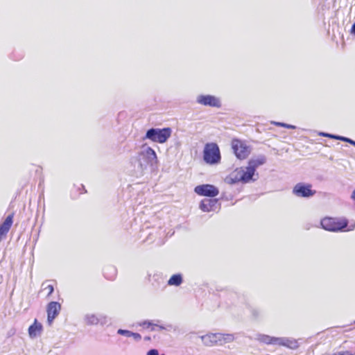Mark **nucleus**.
<instances>
[{"instance_id":"obj_29","label":"nucleus","mask_w":355,"mask_h":355,"mask_svg":"<svg viewBox=\"0 0 355 355\" xmlns=\"http://www.w3.org/2000/svg\"><path fill=\"white\" fill-rule=\"evenodd\" d=\"M251 313L255 319H257L263 315V312L259 309H252Z\"/></svg>"},{"instance_id":"obj_3","label":"nucleus","mask_w":355,"mask_h":355,"mask_svg":"<svg viewBox=\"0 0 355 355\" xmlns=\"http://www.w3.org/2000/svg\"><path fill=\"white\" fill-rule=\"evenodd\" d=\"M220 159V151L218 144L214 142L207 143L203 149L204 162L209 165H215L219 164Z\"/></svg>"},{"instance_id":"obj_38","label":"nucleus","mask_w":355,"mask_h":355,"mask_svg":"<svg viewBox=\"0 0 355 355\" xmlns=\"http://www.w3.org/2000/svg\"><path fill=\"white\" fill-rule=\"evenodd\" d=\"M81 189H82V191L81 193H86L87 191L86 189H85V187L83 185H81Z\"/></svg>"},{"instance_id":"obj_39","label":"nucleus","mask_w":355,"mask_h":355,"mask_svg":"<svg viewBox=\"0 0 355 355\" xmlns=\"http://www.w3.org/2000/svg\"><path fill=\"white\" fill-rule=\"evenodd\" d=\"M145 339H146V340H149V339H150V338H149V337H146Z\"/></svg>"},{"instance_id":"obj_14","label":"nucleus","mask_w":355,"mask_h":355,"mask_svg":"<svg viewBox=\"0 0 355 355\" xmlns=\"http://www.w3.org/2000/svg\"><path fill=\"white\" fill-rule=\"evenodd\" d=\"M266 162V157L264 155H259L256 157L251 158L248 163V165L252 168L255 172L257 168Z\"/></svg>"},{"instance_id":"obj_2","label":"nucleus","mask_w":355,"mask_h":355,"mask_svg":"<svg viewBox=\"0 0 355 355\" xmlns=\"http://www.w3.org/2000/svg\"><path fill=\"white\" fill-rule=\"evenodd\" d=\"M349 222L347 218H336L331 217H325L320 221L322 228L329 232H344L348 226ZM354 226L349 228L347 231H351Z\"/></svg>"},{"instance_id":"obj_13","label":"nucleus","mask_w":355,"mask_h":355,"mask_svg":"<svg viewBox=\"0 0 355 355\" xmlns=\"http://www.w3.org/2000/svg\"><path fill=\"white\" fill-rule=\"evenodd\" d=\"M277 345L284 346L291 349H296L299 347V344L297 340L288 338H279Z\"/></svg>"},{"instance_id":"obj_20","label":"nucleus","mask_w":355,"mask_h":355,"mask_svg":"<svg viewBox=\"0 0 355 355\" xmlns=\"http://www.w3.org/2000/svg\"><path fill=\"white\" fill-rule=\"evenodd\" d=\"M98 321V314L87 313L84 316V322L87 325H97Z\"/></svg>"},{"instance_id":"obj_5","label":"nucleus","mask_w":355,"mask_h":355,"mask_svg":"<svg viewBox=\"0 0 355 355\" xmlns=\"http://www.w3.org/2000/svg\"><path fill=\"white\" fill-rule=\"evenodd\" d=\"M292 192L295 196L303 198H310L316 193V191L312 189V185L305 182L297 183Z\"/></svg>"},{"instance_id":"obj_15","label":"nucleus","mask_w":355,"mask_h":355,"mask_svg":"<svg viewBox=\"0 0 355 355\" xmlns=\"http://www.w3.org/2000/svg\"><path fill=\"white\" fill-rule=\"evenodd\" d=\"M42 324L37 322L35 319L33 324L28 328V335L31 338H36L40 336L42 331Z\"/></svg>"},{"instance_id":"obj_21","label":"nucleus","mask_w":355,"mask_h":355,"mask_svg":"<svg viewBox=\"0 0 355 355\" xmlns=\"http://www.w3.org/2000/svg\"><path fill=\"white\" fill-rule=\"evenodd\" d=\"M116 274V269L112 266H107L105 269L104 275L107 279H111L112 278L115 277Z\"/></svg>"},{"instance_id":"obj_11","label":"nucleus","mask_w":355,"mask_h":355,"mask_svg":"<svg viewBox=\"0 0 355 355\" xmlns=\"http://www.w3.org/2000/svg\"><path fill=\"white\" fill-rule=\"evenodd\" d=\"M61 309V305L57 302H51L48 304L46 308L47 320L51 324L53 320L58 316Z\"/></svg>"},{"instance_id":"obj_1","label":"nucleus","mask_w":355,"mask_h":355,"mask_svg":"<svg viewBox=\"0 0 355 355\" xmlns=\"http://www.w3.org/2000/svg\"><path fill=\"white\" fill-rule=\"evenodd\" d=\"M143 150L138 153L137 162L141 171L150 167L153 170L157 167V157L155 151L150 147H143Z\"/></svg>"},{"instance_id":"obj_10","label":"nucleus","mask_w":355,"mask_h":355,"mask_svg":"<svg viewBox=\"0 0 355 355\" xmlns=\"http://www.w3.org/2000/svg\"><path fill=\"white\" fill-rule=\"evenodd\" d=\"M220 204L217 198H205L200 202L199 207L204 212L214 211L219 209Z\"/></svg>"},{"instance_id":"obj_8","label":"nucleus","mask_w":355,"mask_h":355,"mask_svg":"<svg viewBox=\"0 0 355 355\" xmlns=\"http://www.w3.org/2000/svg\"><path fill=\"white\" fill-rule=\"evenodd\" d=\"M194 191L198 196L209 198H214L219 193L218 189L216 186L209 184L198 185L194 188Z\"/></svg>"},{"instance_id":"obj_31","label":"nucleus","mask_w":355,"mask_h":355,"mask_svg":"<svg viewBox=\"0 0 355 355\" xmlns=\"http://www.w3.org/2000/svg\"><path fill=\"white\" fill-rule=\"evenodd\" d=\"M213 335L216 336V338L214 340H216V345H222L223 342V334L220 333H215L213 334Z\"/></svg>"},{"instance_id":"obj_26","label":"nucleus","mask_w":355,"mask_h":355,"mask_svg":"<svg viewBox=\"0 0 355 355\" xmlns=\"http://www.w3.org/2000/svg\"><path fill=\"white\" fill-rule=\"evenodd\" d=\"M231 175L236 183H238V182L242 183V180L241 178V175H240L239 168H236L234 172H232L231 173Z\"/></svg>"},{"instance_id":"obj_6","label":"nucleus","mask_w":355,"mask_h":355,"mask_svg":"<svg viewBox=\"0 0 355 355\" xmlns=\"http://www.w3.org/2000/svg\"><path fill=\"white\" fill-rule=\"evenodd\" d=\"M232 148L236 157L239 159H244L250 154V146L239 139H233Z\"/></svg>"},{"instance_id":"obj_32","label":"nucleus","mask_w":355,"mask_h":355,"mask_svg":"<svg viewBox=\"0 0 355 355\" xmlns=\"http://www.w3.org/2000/svg\"><path fill=\"white\" fill-rule=\"evenodd\" d=\"M331 355H354V354L352 353L351 351L344 350V351H338L336 352H334Z\"/></svg>"},{"instance_id":"obj_7","label":"nucleus","mask_w":355,"mask_h":355,"mask_svg":"<svg viewBox=\"0 0 355 355\" xmlns=\"http://www.w3.org/2000/svg\"><path fill=\"white\" fill-rule=\"evenodd\" d=\"M196 103L211 107L220 108L222 106L221 101L218 97L211 94H200L196 98Z\"/></svg>"},{"instance_id":"obj_22","label":"nucleus","mask_w":355,"mask_h":355,"mask_svg":"<svg viewBox=\"0 0 355 355\" xmlns=\"http://www.w3.org/2000/svg\"><path fill=\"white\" fill-rule=\"evenodd\" d=\"M98 324H100L101 326H104L110 323V319L103 313L98 314Z\"/></svg>"},{"instance_id":"obj_16","label":"nucleus","mask_w":355,"mask_h":355,"mask_svg":"<svg viewBox=\"0 0 355 355\" xmlns=\"http://www.w3.org/2000/svg\"><path fill=\"white\" fill-rule=\"evenodd\" d=\"M319 135L322 136V137H324L336 139V140H340L341 141H345V142H347V143L355 146V141L350 138L346 137L340 136V135H333V134L324 132H320Z\"/></svg>"},{"instance_id":"obj_36","label":"nucleus","mask_w":355,"mask_h":355,"mask_svg":"<svg viewBox=\"0 0 355 355\" xmlns=\"http://www.w3.org/2000/svg\"><path fill=\"white\" fill-rule=\"evenodd\" d=\"M351 33L355 35V22L352 24Z\"/></svg>"},{"instance_id":"obj_4","label":"nucleus","mask_w":355,"mask_h":355,"mask_svg":"<svg viewBox=\"0 0 355 355\" xmlns=\"http://www.w3.org/2000/svg\"><path fill=\"white\" fill-rule=\"evenodd\" d=\"M171 132L172 130L171 128H151L146 131L143 140L149 139L153 142L163 144L168 139Z\"/></svg>"},{"instance_id":"obj_28","label":"nucleus","mask_w":355,"mask_h":355,"mask_svg":"<svg viewBox=\"0 0 355 355\" xmlns=\"http://www.w3.org/2000/svg\"><path fill=\"white\" fill-rule=\"evenodd\" d=\"M274 124L278 127H284L288 129H295L296 126L283 122H274Z\"/></svg>"},{"instance_id":"obj_18","label":"nucleus","mask_w":355,"mask_h":355,"mask_svg":"<svg viewBox=\"0 0 355 355\" xmlns=\"http://www.w3.org/2000/svg\"><path fill=\"white\" fill-rule=\"evenodd\" d=\"M183 282V277L180 273H176L173 275L168 280V285L179 286Z\"/></svg>"},{"instance_id":"obj_37","label":"nucleus","mask_w":355,"mask_h":355,"mask_svg":"<svg viewBox=\"0 0 355 355\" xmlns=\"http://www.w3.org/2000/svg\"><path fill=\"white\" fill-rule=\"evenodd\" d=\"M351 198L355 201V189L352 191L351 194Z\"/></svg>"},{"instance_id":"obj_27","label":"nucleus","mask_w":355,"mask_h":355,"mask_svg":"<svg viewBox=\"0 0 355 355\" xmlns=\"http://www.w3.org/2000/svg\"><path fill=\"white\" fill-rule=\"evenodd\" d=\"M223 341L224 343H230L234 340V336L231 334H223Z\"/></svg>"},{"instance_id":"obj_33","label":"nucleus","mask_w":355,"mask_h":355,"mask_svg":"<svg viewBox=\"0 0 355 355\" xmlns=\"http://www.w3.org/2000/svg\"><path fill=\"white\" fill-rule=\"evenodd\" d=\"M225 182L230 184H234L236 183L231 174L225 178Z\"/></svg>"},{"instance_id":"obj_19","label":"nucleus","mask_w":355,"mask_h":355,"mask_svg":"<svg viewBox=\"0 0 355 355\" xmlns=\"http://www.w3.org/2000/svg\"><path fill=\"white\" fill-rule=\"evenodd\" d=\"M216 336L213 335V334H208L200 336L203 344L208 347L214 346L216 345V340H214Z\"/></svg>"},{"instance_id":"obj_35","label":"nucleus","mask_w":355,"mask_h":355,"mask_svg":"<svg viewBox=\"0 0 355 355\" xmlns=\"http://www.w3.org/2000/svg\"><path fill=\"white\" fill-rule=\"evenodd\" d=\"M147 355H159L157 349H151L147 352ZM161 355H165L164 354Z\"/></svg>"},{"instance_id":"obj_34","label":"nucleus","mask_w":355,"mask_h":355,"mask_svg":"<svg viewBox=\"0 0 355 355\" xmlns=\"http://www.w3.org/2000/svg\"><path fill=\"white\" fill-rule=\"evenodd\" d=\"M131 337L136 341H140L141 340V336L139 333L132 332Z\"/></svg>"},{"instance_id":"obj_9","label":"nucleus","mask_w":355,"mask_h":355,"mask_svg":"<svg viewBox=\"0 0 355 355\" xmlns=\"http://www.w3.org/2000/svg\"><path fill=\"white\" fill-rule=\"evenodd\" d=\"M243 184L254 182L259 178V173L255 172L248 165L239 168Z\"/></svg>"},{"instance_id":"obj_24","label":"nucleus","mask_w":355,"mask_h":355,"mask_svg":"<svg viewBox=\"0 0 355 355\" xmlns=\"http://www.w3.org/2000/svg\"><path fill=\"white\" fill-rule=\"evenodd\" d=\"M140 326L144 327V328H149L151 327V331H155V328L154 327L155 324L150 320H144L142 322L139 324Z\"/></svg>"},{"instance_id":"obj_25","label":"nucleus","mask_w":355,"mask_h":355,"mask_svg":"<svg viewBox=\"0 0 355 355\" xmlns=\"http://www.w3.org/2000/svg\"><path fill=\"white\" fill-rule=\"evenodd\" d=\"M154 327H157L158 330H166L168 331H171L173 329V326L171 324H166V325H159L157 324H155Z\"/></svg>"},{"instance_id":"obj_30","label":"nucleus","mask_w":355,"mask_h":355,"mask_svg":"<svg viewBox=\"0 0 355 355\" xmlns=\"http://www.w3.org/2000/svg\"><path fill=\"white\" fill-rule=\"evenodd\" d=\"M132 332V331H131L126 330V329H119L117 330L118 334L121 335V336H125L126 337H131Z\"/></svg>"},{"instance_id":"obj_12","label":"nucleus","mask_w":355,"mask_h":355,"mask_svg":"<svg viewBox=\"0 0 355 355\" xmlns=\"http://www.w3.org/2000/svg\"><path fill=\"white\" fill-rule=\"evenodd\" d=\"M13 223V214H9L4 221L0 225V241L10 230Z\"/></svg>"},{"instance_id":"obj_23","label":"nucleus","mask_w":355,"mask_h":355,"mask_svg":"<svg viewBox=\"0 0 355 355\" xmlns=\"http://www.w3.org/2000/svg\"><path fill=\"white\" fill-rule=\"evenodd\" d=\"M42 287L43 290L48 291V293H47L48 297H49L53 293V291H54L53 286L51 284H48L47 282H43L42 284Z\"/></svg>"},{"instance_id":"obj_17","label":"nucleus","mask_w":355,"mask_h":355,"mask_svg":"<svg viewBox=\"0 0 355 355\" xmlns=\"http://www.w3.org/2000/svg\"><path fill=\"white\" fill-rule=\"evenodd\" d=\"M257 339L260 343L267 345H277V342L279 341L278 337H272L266 334H258Z\"/></svg>"}]
</instances>
